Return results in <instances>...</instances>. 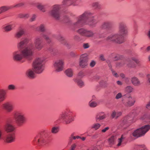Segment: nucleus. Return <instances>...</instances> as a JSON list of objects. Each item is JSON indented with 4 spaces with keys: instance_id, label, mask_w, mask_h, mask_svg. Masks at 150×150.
<instances>
[{
    "instance_id": "e433bc0d",
    "label": "nucleus",
    "mask_w": 150,
    "mask_h": 150,
    "mask_svg": "<svg viewBox=\"0 0 150 150\" xmlns=\"http://www.w3.org/2000/svg\"><path fill=\"white\" fill-rule=\"evenodd\" d=\"M44 27L43 25H41L39 28V30L41 31H43L44 30Z\"/></svg>"
},
{
    "instance_id": "c756f323",
    "label": "nucleus",
    "mask_w": 150,
    "mask_h": 150,
    "mask_svg": "<svg viewBox=\"0 0 150 150\" xmlns=\"http://www.w3.org/2000/svg\"><path fill=\"white\" fill-rule=\"evenodd\" d=\"M59 129L57 127H53L51 129V132L53 134H56L58 132Z\"/></svg>"
},
{
    "instance_id": "f03ea898",
    "label": "nucleus",
    "mask_w": 150,
    "mask_h": 150,
    "mask_svg": "<svg viewBox=\"0 0 150 150\" xmlns=\"http://www.w3.org/2000/svg\"><path fill=\"white\" fill-rule=\"evenodd\" d=\"M127 33L126 27L123 23H121L119 28V35H110L107 38V40L108 41H115L117 43H121L124 42V36Z\"/></svg>"
},
{
    "instance_id": "b1692460",
    "label": "nucleus",
    "mask_w": 150,
    "mask_h": 150,
    "mask_svg": "<svg viewBox=\"0 0 150 150\" xmlns=\"http://www.w3.org/2000/svg\"><path fill=\"white\" fill-rule=\"evenodd\" d=\"M24 32L23 30H21L16 33L15 37L17 38H19L24 34Z\"/></svg>"
},
{
    "instance_id": "39448f33",
    "label": "nucleus",
    "mask_w": 150,
    "mask_h": 150,
    "mask_svg": "<svg viewBox=\"0 0 150 150\" xmlns=\"http://www.w3.org/2000/svg\"><path fill=\"white\" fill-rule=\"evenodd\" d=\"M13 118L16 124L21 126L26 122V118L24 113L20 111H15L13 114Z\"/></svg>"
},
{
    "instance_id": "a878e982",
    "label": "nucleus",
    "mask_w": 150,
    "mask_h": 150,
    "mask_svg": "<svg viewBox=\"0 0 150 150\" xmlns=\"http://www.w3.org/2000/svg\"><path fill=\"white\" fill-rule=\"evenodd\" d=\"M67 75L69 77H71L73 75V71L71 69H68L65 71Z\"/></svg>"
},
{
    "instance_id": "cd10ccee",
    "label": "nucleus",
    "mask_w": 150,
    "mask_h": 150,
    "mask_svg": "<svg viewBox=\"0 0 150 150\" xmlns=\"http://www.w3.org/2000/svg\"><path fill=\"white\" fill-rule=\"evenodd\" d=\"M111 24L108 22L105 23L102 26V27L103 28H106L110 27Z\"/></svg>"
},
{
    "instance_id": "49530a36",
    "label": "nucleus",
    "mask_w": 150,
    "mask_h": 150,
    "mask_svg": "<svg viewBox=\"0 0 150 150\" xmlns=\"http://www.w3.org/2000/svg\"><path fill=\"white\" fill-rule=\"evenodd\" d=\"M23 5V3H21L18 4L15 6V7H18L21 6Z\"/></svg>"
},
{
    "instance_id": "2f4dec72",
    "label": "nucleus",
    "mask_w": 150,
    "mask_h": 150,
    "mask_svg": "<svg viewBox=\"0 0 150 150\" xmlns=\"http://www.w3.org/2000/svg\"><path fill=\"white\" fill-rule=\"evenodd\" d=\"M100 126V125L99 123H96L94 124L92 126V128H94L95 130L99 129Z\"/></svg>"
},
{
    "instance_id": "de8ad7c7",
    "label": "nucleus",
    "mask_w": 150,
    "mask_h": 150,
    "mask_svg": "<svg viewBox=\"0 0 150 150\" xmlns=\"http://www.w3.org/2000/svg\"><path fill=\"white\" fill-rule=\"evenodd\" d=\"M29 17V15L28 14H23L22 16H21V18H28Z\"/></svg>"
},
{
    "instance_id": "6ab92c4d",
    "label": "nucleus",
    "mask_w": 150,
    "mask_h": 150,
    "mask_svg": "<svg viewBox=\"0 0 150 150\" xmlns=\"http://www.w3.org/2000/svg\"><path fill=\"white\" fill-rule=\"evenodd\" d=\"M126 100L127 102L126 103H125V105L128 106H131L133 105L135 102L134 99L130 97L127 98Z\"/></svg>"
},
{
    "instance_id": "79ce46f5",
    "label": "nucleus",
    "mask_w": 150,
    "mask_h": 150,
    "mask_svg": "<svg viewBox=\"0 0 150 150\" xmlns=\"http://www.w3.org/2000/svg\"><path fill=\"white\" fill-rule=\"evenodd\" d=\"M109 127H108L105 128L104 129H103L101 130V132H102L104 133L106 132L109 129Z\"/></svg>"
},
{
    "instance_id": "052dcab7",
    "label": "nucleus",
    "mask_w": 150,
    "mask_h": 150,
    "mask_svg": "<svg viewBox=\"0 0 150 150\" xmlns=\"http://www.w3.org/2000/svg\"><path fill=\"white\" fill-rule=\"evenodd\" d=\"M120 76L122 78H124L125 76L124 74L122 73H121L120 74Z\"/></svg>"
},
{
    "instance_id": "8fccbe9b",
    "label": "nucleus",
    "mask_w": 150,
    "mask_h": 150,
    "mask_svg": "<svg viewBox=\"0 0 150 150\" xmlns=\"http://www.w3.org/2000/svg\"><path fill=\"white\" fill-rule=\"evenodd\" d=\"M87 150H97L96 147H92L88 149Z\"/></svg>"
},
{
    "instance_id": "0eeeda50",
    "label": "nucleus",
    "mask_w": 150,
    "mask_h": 150,
    "mask_svg": "<svg viewBox=\"0 0 150 150\" xmlns=\"http://www.w3.org/2000/svg\"><path fill=\"white\" fill-rule=\"evenodd\" d=\"M72 113L71 112H65L61 114L58 119L57 120L58 122H64L68 124L73 120Z\"/></svg>"
},
{
    "instance_id": "7c9ffc66",
    "label": "nucleus",
    "mask_w": 150,
    "mask_h": 150,
    "mask_svg": "<svg viewBox=\"0 0 150 150\" xmlns=\"http://www.w3.org/2000/svg\"><path fill=\"white\" fill-rule=\"evenodd\" d=\"M115 139V137L112 136L109 139L108 141L110 144H112L114 143V140Z\"/></svg>"
},
{
    "instance_id": "680f3d73",
    "label": "nucleus",
    "mask_w": 150,
    "mask_h": 150,
    "mask_svg": "<svg viewBox=\"0 0 150 150\" xmlns=\"http://www.w3.org/2000/svg\"><path fill=\"white\" fill-rule=\"evenodd\" d=\"M117 83L118 85H121L122 84V82L121 81H117Z\"/></svg>"
},
{
    "instance_id": "4468645a",
    "label": "nucleus",
    "mask_w": 150,
    "mask_h": 150,
    "mask_svg": "<svg viewBox=\"0 0 150 150\" xmlns=\"http://www.w3.org/2000/svg\"><path fill=\"white\" fill-rule=\"evenodd\" d=\"M78 32L81 35L88 37H92L93 35L92 32L82 28L79 29Z\"/></svg>"
},
{
    "instance_id": "0e129e2a",
    "label": "nucleus",
    "mask_w": 150,
    "mask_h": 150,
    "mask_svg": "<svg viewBox=\"0 0 150 150\" xmlns=\"http://www.w3.org/2000/svg\"><path fill=\"white\" fill-rule=\"evenodd\" d=\"M147 51H149V50H150V46H149L147 48Z\"/></svg>"
},
{
    "instance_id": "a18cd8bd",
    "label": "nucleus",
    "mask_w": 150,
    "mask_h": 150,
    "mask_svg": "<svg viewBox=\"0 0 150 150\" xmlns=\"http://www.w3.org/2000/svg\"><path fill=\"white\" fill-rule=\"evenodd\" d=\"M116 118H117V117L121 115L122 113L121 112H117L116 113Z\"/></svg>"
},
{
    "instance_id": "423d86ee",
    "label": "nucleus",
    "mask_w": 150,
    "mask_h": 150,
    "mask_svg": "<svg viewBox=\"0 0 150 150\" xmlns=\"http://www.w3.org/2000/svg\"><path fill=\"white\" fill-rule=\"evenodd\" d=\"M43 59L42 58H36L33 62V67L34 71L36 73L40 74L44 70V66L42 64Z\"/></svg>"
},
{
    "instance_id": "f257e3e1",
    "label": "nucleus",
    "mask_w": 150,
    "mask_h": 150,
    "mask_svg": "<svg viewBox=\"0 0 150 150\" xmlns=\"http://www.w3.org/2000/svg\"><path fill=\"white\" fill-rule=\"evenodd\" d=\"M28 42L27 39L21 41L18 44V50L13 53V58L15 61H21L23 59H29L33 54L32 47L26 46Z\"/></svg>"
},
{
    "instance_id": "4d7b16f0",
    "label": "nucleus",
    "mask_w": 150,
    "mask_h": 150,
    "mask_svg": "<svg viewBox=\"0 0 150 150\" xmlns=\"http://www.w3.org/2000/svg\"><path fill=\"white\" fill-rule=\"evenodd\" d=\"M147 77L148 79V81L149 83V84L150 85V75H148L147 76Z\"/></svg>"
},
{
    "instance_id": "c9c22d12",
    "label": "nucleus",
    "mask_w": 150,
    "mask_h": 150,
    "mask_svg": "<svg viewBox=\"0 0 150 150\" xmlns=\"http://www.w3.org/2000/svg\"><path fill=\"white\" fill-rule=\"evenodd\" d=\"M126 91L128 92H131L133 90L132 88L129 86L127 87L126 88Z\"/></svg>"
},
{
    "instance_id": "6e6552de",
    "label": "nucleus",
    "mask_w": 150,
    "mask_h": 150,
    "mask_svg": "<svg viewBox=\"0 0 150 150\" xmlns=\"http://www.w3.org/2000/svg\"><path fill=\"white\" fill-rule=\"evenodd\" d=\"M150 129V126L147 125L137 129L133 133L134 137H138L144 135Z\"/></svg>"
},
{
    "instance_id": "2eb2a0df",
    "label": "nucleus",
    "mask_w": 150,
    "mask_h": 150,
    "mask_svg": "<svg viewBox=\"0 0 150 150\" xmlns=\"http://www.w3.org/2000/svg\"><path fill=\"white\" fill-rule=\"evenodd\" d=\"M87 55L85 54L81 55L80 61V65L82 67H84L87 65Z\"/></svg>"
},
{
    "instance_id": "bb28decb",
    "label": "nucleus",
    "mask_w": 150,
    "mask_h": 150,
    "mask_svg": "<svg viewBox=\"0 0 150 150\" xmlns=\"http://www.w3.org/2000/svg\"><path fill=\"white\" fill-rule=\"evenodd\" d=\"M74 136V133L72 134L71 135V137L70 138H71V139H78L79 138H80L83 141H84L86 139V138L85 137H81L79 136Z\"/></svg>"
},
{
    "instance_id": "aec40b11",
    "label": "nucleus",
    "mask_w": 150,
    "mask_h": 150,
    "mask_svg": "<svg viewBox=\"0 0 150 150\" xmlns=\"http://www.w3.org/2000/svg\"><path fill=\"white\" fill-rule=\"evenodd\" d=\"M35 46L36 49L38 50L41 49L42 47L40 44V38H37L36 39L35 42Z\"/></svg>"
},
{
    "instance_id": "4c0bfd02",
    "label": "nucleus",
    "mask_w": 150,
    "mask_h": 150,
    "mask_svg": "<svg viewBox=\"0 0 150 150\" xmlns=\"http://www.w3.org/2000/svg\"><path fill=\"white\" fill-rule=\"evenodd\" d=\"M122 95L121 93H119L116 96L115 98L116 99H118L121 98L122 97Z\"/></svg>"
},
{
    "instance_id": "412c9836",
    "label": "nucleus",
    "mask_w": 150,
    "mask_h": 150,
    "mask_svg": "<svg viewBox=\"0 0 150 150\" xmlns=\"http://www.w3.org/2000/svg\"><path fill=\"white\" fill-rule=\"evenodd\" d=\"M105 115L103 112H100L96 116V120L97 121L102 120L105 118Z\"/></svg>"
},
{
    "instance_id": "ea45409f",
    "label": "nucleus",
    "mask_w": 150,
    "mask_h": 150,
    "mask_svg": "<svg viewBox=\"0 0 150 150\" xmlns=\"http://www.w3.org/2000/svg\"><path fill=\"white\" fill-rule=\"evenodd\" d=\"M129 118L128 117L126 118L124 120H123V124L126 123V120H127L128 122H129V123H130L131 122H129L130 120H129ZM122 125H124V124H122Z\"/></svg>"
},
{
    "instance_id": "c03bdc74",
    "label": "nucleus",
    "mask_w": 150,
    "mask_h": 150,
    "mask_svg": "<svg viewBox=\"0 0 150 150\" xmlns=\"http://www.w3.org/2000/svg\"><path fill=\"white\" fill-rule=\"evenodd\" d=\"M83 46L84 48H87L89 47V45L88 43L84 44Z\"/></svg>"
},
{
    "instance_id": "774afa93",
    "label": "nucleus",
    "mask_w": 150,
    "mask_h": 150,
    "mask_svg": "<svg viewBox=\"0 0 150 150\" xmlns=\"http://www.w3.org/2000/svg\"><path fill=\"white\" fill-rule=\"evenodd\" d=\"M93 98H95V97H93Z\"/></svg>"
},
{
    "instance_id": "f704fd0d",
    "label": "nucleus",
    "mask_w": 150,
    "mask_h": 150,
    "mask_svg": "<svg viewBox=\"0 0 150 150\" xmlns=\"http://www.w3.org/2000/svg\"><path fill=\"white\" fill-rule=\"evenodd\" d=\"M89 105L91 107H95L97 105V103L94 102L90 101L89 102Z\"/></svg>"
},
{
    "instance_id": "338daca9",
    "label": "nucleus",
    "mask_w": 150,
    "mask_h": 150,
    "mask_svg": "<svg viewBox=\"0 0 150 150\" xmlns=\"http://www.w3.org/2000/svg\"><path fill=\"white\" fill-rule=\"evenodd\" d=\"M118 56H119V55H118V56H116V57H118Z\"/></svg>"
},
{
    "instance_id": "864d4df0",
    "label": "nucleus",
    "mask_w": 150,
    "mask_h": 150,
    "mask_svg": "<svg viewBox=\"0 0 150 150\" xmlns=\"http://www.w3.org/2000/svg\"><path fill=\"white\" fill-rule=\"evenodd\" d=\"M83 73L82 71H81L79 72L78 74L79 76L80 77H82L83 76Z\"/></svg>"
},
{
    "instance_id": "72a5a7b5",
    "label": "nucleus",
    "mask_w": 150,
    "mask_h": 150,
    "mask_svg": "<svg viewBox=\"0 0 150 150\" xmlns=\"http://www.w3.org/2000/svg\"><path fill=\"white\" fill-rule=\"evenodd\" d=\"M16 89L15 86L12 84L9 85L8 86V89L9 90H13Z\"/></svg>"
},
{
    "instance_id": "6e6d98bb",
    "label": "nucleus",
    "mask_w": 150,
    "mask_h": 150,
    "mask_svg": "<svg viewBox=\"0 0 150 150\" xmlns=\"http://www.w3.org/2000/svg\"><path fill=\"white\" fill-rule=\"evenodd\" d=\"M100 59L102 61H104L105 59L103 55H101L100 56Z\"/></svg>"
},
{
    "instance_id": "9d476101",
    "label": "nucleus",
    "mask_w": 150,
    "mask_h": 150,
    "mask_svg": "<svg viewBox=\"0 0 150 150\" xmlns=\"http://www.w3.org/2000/svg\"><path fill=\"white\" fill-rule=\"evenodd\" d=\"M59 9V6L54 5L53 6L52 10L50 12L51 15L56 19H59L60 16Z\"/></svg>"
},
{
    "instance_id": "5fc2aeb1",
    "label": "nucleus",
    "mask_w": 150,
    "mask_h": 150,
    "mask_svg": "<svg viewBox=\"0 0 150 150\" xmlns=\"http://www.w3.org/2000/svg\"><path fill=\"white\" fill-rule=\"evenodd\" d=\"M146 108L147 109H150V101L147 104Z\"/></svg>"
},
{
    "instance_id": "58836bf2",
    "label": "nucleus",
    "mask_w": 150,
    "mask_h": 150,
    "mask_svg": "<svg viewBox=\"0 0 150 150\" xmlns=\"http://www.w3.org/2000/svg\"><path fill=\"white\" fill-rule=\"evenodd\" d=\"M92 5L93 7H94L95 8H98V4L97 2L93 3V4Z\"/></svg>"
},
{
    "instance_id": "20e7f679",
    "label": "nucleus",
    "mask_w": 150,
    "mask_h": 150,
    "mask_svg": "<svg viewBox=\"0 0 150 150\" xmlns=\"http://www.w3.org/2000/svg\"><path fill=\"white\" fill-rule=\"evenodd\" d=\"M91 14L89 12L84 13L79 17L77 22L74 24L76 26H79L86 22L89 25H93L95 21L92 19V18L91 17Z\"/></svg>"
},
{
    "instance_id": "69168bd1",
    "label": "nucleus",
    "mask_w": 150,
    "mask_h": 150,
    "mask_svg": "<svg viewBox=\"0 0 150 150\" xmlns=\"http://www.w3.org/2000/svg\"><path fill=\"white\" fill-rule=\"evenodd\" d=\"M149 60L150 61V56L149 57Z\"/></svg>"
},
{
    "instance_id": "f8f14e48",
    "label": "nucleus",
    "mask_w": 150,
    "mask_h": 150,
    "mask_svg": "<svg viewBox=\"0 0 150 150\" xmlns=\"http://www.w3.org/2000/svg\"><path fill=\"white\" fill-rule=\"evenodd\" d=\"M16 136L15 132L8 133L4 138L5 141L7 143H11L15 141Z\"/></svg>"
},
{
    "instance_id": "a211bd4d",
    "label": "nucleus",
    "mask_w": 150,
    "mask_h": 150,
    "mask_svg": "<svg viewBox=\"0 0 150 150\" xmlns=\"http://www.w3.org/2000/svg\"><path fill=\"white\" fill-rule=\"evenodd\" d=\"M6 98V93L5 90L0 89V103L4 101Z\"/></svg>"
},
{
    "instance_id": "7ed1b4c3",
    "label": "nucleus",
    "mask_w": 150,
    "mask_h": 150,
    "mask_svg": "<svg viewBox=\"0 0 150 150\" xmlns=\"http://www.w3.org/2000/svg\"><path fill=\"white\" fill-rule=\"evenodd\" d=\"M45 131H41L34 138L32 142L33 144L36 147H42L48 143L46 137Z\"/></svg>"
},
{
    "instance_id": "37998d69",
    "label": "nucleus",
    "mask_w": 150,
    "mask_h": 150,
    "mask_svg": "<svg viewBox=\"0 0 150 150\" xmlns=\"http://www.w3.org/2000/svg\"><path fill=\"white\" fill-rule=\"evenodd\" d=\"M116 112L115 111H113L111 115V116L112 118H113L114 117L116 118Z\"/></svg>"
},
{
    "instance_id": "9b49d317",
    "label": "nucleus",
    "mask_w": 150,
    "mask_h": 150,
    "mask_svg": "<svg viewBox=\"0 0 150 150\" xmlns=\"http://www.w3.org/2000/svg\"><path fill=\"white\" fill-rule=\"evenodd\" d=\"M4 129L5 131L7 133H14L16 128L14 125L9 123H6L4 126Z\"/></svg>"
},
{
    "instance_id": "603ef678",
    "label": "nucleus",
    "mask_w": 150,
    "mask_h": 150,
    "mask_svg": "<svg viewBox=\"0 0 150 150\" xmlns=\"http://www.w3.org/2000/svg\"><path fill=\"white\" fill-rule=\"evenodd\" d=\"M35 18H36L35 16V15H33L32 16V17L31 18L30 21H34L35 20Z\"/></svg>"
},
{
    "instance_id": "bf43d9fd",
    "label": "nucleus",
    "mask_w": 150,
    "mask_h": 150,
    "mask_svg": "<svg viewBox=\"0 0 150 150\" xmlns=\"http://www.w3.org/2000/svg\"><path fill=\"white\" fill-rule=\"evenodd\" d=\"M2 131L0 129V139H1L2 136Z\"/></svg>"
},
{
    "instance_id": "3c124183",
    "label": "nucleus",
    "mask_w": 150,
    "mask_h": 150,
    "mask_svg": "<svg viewBox=\"0 0 150 150\" xmlns=\"http://www.w3.org/2000/svg\"><path fill=\"white\" fill-rule=\"evenodd\" d=\"M113 75L114 76L116 77H118L119 76L115 72L112 71V72Z\"/></svg>"
},
{
    "instance_id": "e2e57ef3",
    "label": "nucleus",
    "mask_w": 150,
    "mask_h": 150,
    "mask_svg": "<svg viewBox=\"0 0 150 150\" xmlns=\"http://www.w3.org/2000/svg\"><path fill=\"white\" fill-rule=\"evenodd\" d=\"M133 60L136 63L138 64L139 63V61L137 59H133Z\"/></svg>"
},
{
    "instance_id": "13d9d810",
    "label": "nucleus",
    "mask_w": 150,
    "mask_h": 150,
    "mask_svg": "<svg viewBox=\"0 0 150 150\" xmlns=\"http://www.w3.org/2000/svg\"><path fill=\"white\" fill-rule=\"evenodd\" d=\"M43 37L44 38L46 39V40L48 42H49V41H50V40L49 39H48V38H47V37L46 36H43Z\"/></svg>"
},
{
    "instance_id": "09e8293b",
    "label": "nucleus",
    "mask_w": 150,
    "mask_h": 150,
    "mask_svg": "<svg viewBox=\"0 0 150 150\" xmlns=\"http://www.w3.org/2000/svg\"><path fill=\"white\" fill-rule=\"evenodd\" d=\"M95 64V62L94 61H92L90 63V65L91 67H93Z\"/></svg>"
},
{
    "instance_id": "dca6fc26",
    "label": "nucleus",
    "mask_w": 150,
    "mask_h": 150,
    "mask_svg": "<svg viewBox=\"0 0 150 150\" xmlns=\"http://www.w3.org/2000/svg\"><path fill=\"white\" fill-rule=\"evenodd\" d=\"M126 140L125 137L124 135H122L121 137L118 139V143L117 144V146H123L124 144L126 143Z\"/></svg>"
},
{
    "instance_id": "1a4fd4ad",
    "label": "nucleus",
    "mask_w": 150,
    "mask_h": 150,
    "mask_svg": "<svg viewBox=\"0 0 150 150\" xmlns=\"http://www.w3.org/2000/svg\"><path fill=\"white\" fill-rule=\"evenodd\" d=\"M2 109L7 112H10L14 109V106L12 103L9 102H7L3 103L1 105Z\"/></svg>"
},
{
    "instance_id": "c85d7f7f",
    "label": "nucleus",
    "mask_w": 150,
    "mask_h": 150,
    "mask_svg": "<svg viewBox=\"0 0 150 150\" xmlns=\"http://www.w3.org/2000/svg\"><path fill=\"white\" fill-rule=\"evenodd\" d=\"M36 6L38 9L44 12L45 11V9L44 6L41 5L40 4H38L36 5Z\"/></svg>"
},
{
    "instance_id": "f3484780",
    "label": "nucleus",
    "mask_w": 150,
    "mask_h": 150,
    "mask_svg": "<svg viewBox=\"0 0 150 150\" xmlns=\"http://www.w3.org/2000/svg\"><path fill=\"white\" fill-rule=\"evenodd\" d=\"M15 26L14 23H12L8 25L4 26L3 27V30L5 31L8 32L13 29Z\"/></svg>"
},
{
    "instance_id": "4be33fe9",
    "label": "nucleus",
    "mask_w": 150,
    "mask_h": 150,
    "mask_svg": "<svg viewBox=\"0 0 150 150\" xmlns=\"http://www.w3.org/2000/svg\"><path fill=\"white\" fill-rule=\"evenodd\" d=\"M26 74L30 78L33 79L35 77V74L31 69L28 70L27 71Z\"/></svg>"
},
{
    "instance_id": "473e14b6",
    "label": "nucleus",
    "mask_w": 150,
    "mask_h": 150,
    "mask_svg": "<svg viewBox=\"0 0 150 150\" xmlns=\"http://www.w3.org/2000/svg\"><path fill=\"white\" fill-rule=\"evenodd\" d=\"M75 81L77 82L78 85L80 87H81L84 85L83 83L80 80H79L76 79Z\"/></svg>"
},
{
    "instance_id": "ddd939ff",
    "label": "nucleus",
    "mask_w": 150,
    "mask_h": 150,
    "mask_svg": "<svg viewBox=\"0 0 150 150\" xmlns=\"http://www.w3.org/2000/svg\"><path fill=\"white\" fill-rule=\"evenodd\" d=\"M64 62L63 61L59 60L55 62L54 66L55 69V71L59 72L62 71L63 68Z\"/></svg>"
},
{
    "instance_id": "393cba45",
    "label": "nucleus",
    "mask_w": 150,
    "mask_h": 150,
    "mask_svg": "<svg viewBox=\"0 0 150 150\" xmlns=\"http://www.w3.org/2000/svg\"><path fill=\"white\" fill-rule=\"evenodd\" d=\"M10 8V7L6 6H3L1 7L0 8V14L7 11Z\"/></svg>"
},
{
    "instance_id": "5701e85b",
    "label": "nucleus",
    "mask_w": 150,
    "mask_h": 150,
    "mask_svg": "<svg viewBox=\"0 0 150 150\" xmlns=\"http://www.w3.org/2000/svg\"><path fill=\"white\" fill-rule=\"evenodd\" d=\"M132 84L134 86H138L140 84V82L136 77H133L132 79Z\"/></svg>"
},
{
    "instance_id": "a19ab883",
    "label": "nucleus",
    "mask_w": 150,
    "mask_h": 150,
    "mask_svg": "<svg viewBox=\"0 0 150 150\" xmlns=\"http://www.w3.org/2000/svg\"><path fill=\"white\" fill-rule=\"evenodd\" d=\"M76 146V145L75 144H74L71 145L70 149L71 150H74Z\"/></svg>"
}]
</instances>
